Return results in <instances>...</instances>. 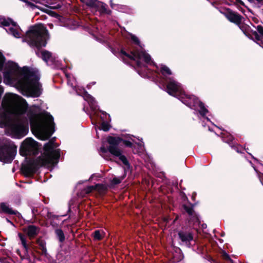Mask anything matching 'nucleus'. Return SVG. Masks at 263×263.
<instances>
[{"mask_svg": "<svg viewBox=\"0 0 263 263\" xmlns=\"http://www.w3.org/2000/svg\"><path fill=\"white\" fill-rule=\"evenodd\" d=\"M2 79L1 76H0V83L2 82Z\"/></svg>", "mask_w": 263, "mask_h": 263, "instance_id": "nucleus-63", "label": "nucleus"}, {"mask_svg": "<svg viewBox=\"0 0 263 263\" xmlns=\"http://www.w3.org/2000/svg\"><path fill=\"white\" fill-rule=\"evenodd\" d=\"M55 234L59 241L62 243L65 240V236L63 230L61 229H57L55 230Z\"/></svg>", "mask_w": 263, "mask_h": 263, "instance_id": "nucleus-27", "label": "nucleus"}, {"mask_svg": "<svg viewBox=\"0 0 263 263\" xmlns=\"http://www.w3.org/2000/svg\"><path fill=\"white\" fill-rule=\"evenodd\" d=\"M106 141L109 144V146L115 147H118L119 145L121 142H122L123 144L127 147L132 148L134 146L133 144L130 141L123 139L120 137L109 136L107 137Z\"/></svg>", "mask_w": 263, "mask_h": 263, "instance_id": "nucleus-14", "label": "nucleus"}, {"mask_svg": "<svg viewBox=\"0 0 263 263\" xmlns=\"http://www.w3.org/2000/svg\"><path fill=\"white\" fill-rule=\"evenodd\" d=\"M42 145L31 138H27L23 141L20 148V154L21 156L36 155L41 149Z\"/></svg>", "mask_w": 263, "mask_h": 263, "instance_id": "nucleus-7", "label": "nucleus"}, {"mask_svg": "<svg viewBox=\"0 0 263 263\" xmlns=\"http://www.w3.org/2000/svg\"><path fill=\"white\" fill-rule=\"evenodd\" d=\"M220 11L230 22L234 23L237 25H240L241 24L242 20L243 17L238 13L233 11L229 8H223L222 10Z\"/></svg>", "mask_w": 263, "mask_h": 263, "instance_id": "nucleus-12", "label": "nucleus"}, {"mask_svg": "<svg viewBox=\"0 0 263 263\" xmlns=\"http://www.w3.org/2000/svg\"><path fill=\"white\" fill-rule=\"evenodd\" d=\"M6 220H7V222H10L11 223H12V222L9 219H8L7 218H6Z\"/></svg>", "mask_w": 263, "mask_h": 263, "instance_id": "nucleus-60", "label": "nucleus"}, {"mask_svg": "<svg viewBox=\"0 0 263 263\" xmlns=\"http://www.w3.org/2000/svg\"><path fill=\"white\" fill-rule=\"evenodd\" d=\"M101 119L102 120V122L101 124L100 127L99 128V129L103 130L104 132H108L111 127V125L108 123L109 121H104L105 119H103L102 117H101Z\"/></svg>", "mask_w": 263, "mask_h": 263, "instance_id": "nucleus-26", "label": "nucleus"}, {"mask_svg": "<svg viewBox=\"0 0 263 263\" xmlns=\"http://www.w3.org/2000/svg\"><path fill=\"white\" fill-rule=\"evenodd\" d=\"M249 2L250 3H253V0H248Z\"/></svg>", "mask_w": 263, "mask_h": 263, "instance_id": "nucleus-62", "label": "nucleus"}, {"mask_svg": "<svg viewBox=\"0 0 263 263\" xmlns=\"http://www.w3.org/2000/svg\"><path fill=\"white\" fill-rule=\"evenodd\" d=\"M94 187L95 190L97 191L101 195L105 194L107 191V187L103 184H97L94 185Z\"/></svg>", "mask_w": 263, "mask_h": 263, "instance_id": "nucleus-25", "label": "nucleus"}, {"mask_svg": "<svg viewBox=\"0 0 263 263\" xmlns=\"http://www.w3.org/2000/svg\"><path fill=\"white\" fill-rule=\"evenodd\" d=\"M0 213L14 215L20 214V213L17 211L13 210L5 202L0 203Z\"/></svg>", "mask_w": 263, "mask_h": 263, "instance_id": "nucleus-20", "label": "nucleus"}, {"mask_svg": "<svg viewBox=\"0 0 263 263\" xmlns=\"http://www.w3.org/2000/svg\"><path fill=\"white\" fill-rule=\"evenodd\" d=\"M47 217L48 219H54L57 218L58 216L53 214V213H52V212H48L47 214Z\"/></svg>", "mask_w": 263, "mask_h": 263, "instance_id": "nucleus-45", "label": "nucleus"}, {"mask_svg": "<svg viewBox=\"0 0 263 263\" xmlns=\"http://www.w3.org/2000/svg\"><path fill=\"white\" fill-rule=\"evenodd\" d=\"M19 66L15 62H9L6 68V70L4 72V78L5 81L11 82L19 71Z\"/></svg>", "mask_w": 263, "mask_h": 263, "instance_id": "nucleus-11", "label": "nucleus"}, {"mask_svg": "<svg viewBox=\"0 0 263 263\" xmlns=\"http://www.w3.org/2000/svg\"><path fill=\"white\" fill-rule=\"evenodd\" d=\"M100 111L104 116V117H102L103 119H105V120H109V121H111V119L109 114H107L105 111L102 110H100Z\"/></svg>", "mask_w": 263, "mask_h": 263, "instance_id": "nucleus-44", "label": "nucleus"}, {"mask_svg": "<svg viewBox=\"0 0 263 263\" xmlns=\"http://www.w3.org/2000/svg\"><path fill=\"white\" fill-rule=\"evenodd\" d=\"M124 172L125 173L124 176H122L120 178L116 177L113 178V179L111 181V184L112 185H118L121 182L122 180L125 178V177L126 175L125 170H124Z\"/></svg>", "mask_w": 263, "mask_h": 263, "instance_id": "nucleus-33", "label": "nucleus"}, {"mask_svg": "<svg viewBox=\"0 0 263 263\" xmlns=\"http://www.w3.org/2000/svg\"><path fill=\"white\" fill-rule=\"evenodd\" d=\"M109 152L112 155L118 157L119 159L124 164L126 168L129 169L130 165L126 156L122 154V151L119 147H115L109 145Z\"/></svg>", "mask_w": 263, "mask_h": 263, "instance_id": "nucleus-15", "label": "nucleus"}, {"mask_svg": "<svg viewBox=\"0 0 263 263\" xmlns=\"http://www.w3.org/2000/svg\"><path fill=\"white\" fill-rule=\"evenodd\" d=\"M36 243L39 245V249L42 251V254L45 256L48 255L47 250L46 248V241L43 240L42 237L37 238L36 240Z\"/></svg>", "mask_w": 263, "mask_h": 263, "instance_id": "nucleus-22", "label": "nucleus"}, {"mask_svg": "<svg viewBox=\"0 0 263 263\" xmlns=\"http://www.w3.org/2000/svg\"><path fill=\"white\" fill-rule=\"evenodd\" d=\"M12 100L11 93H6L2 100V105H9Z\"/></svg>", "mask_w": 263, "mask_h": 263, "instance_id": "nucleus-30", "label": "nucleus"}, {"mask_svg": "<svg viewBox=\"0 0 263 263\" xmlns=\"http://www.w3.org/2000/svg\"><path fill=\"white\" fill-rule=\"evenodd\" d=\"M23 2H24L25 3H26L27 5L30 6L31 8H37L38 9L39 8H42L41 7H40L39 6H36L35 5H34V4H33L32 3L28 1V0H24L23 1Z\"/></svg>", "mask_w": 263, "mask_h": 263, "instance_id": "nucleus-43", "label": "nucleus"}, {"mask_svg": "<svg viewBox=\"0 0 263 263\" xmlns=\"http://www.w3.org/2000/svg\"><path fill=\"white\" fill-rule=\"evenodd\" d=\"M223 138L224 142L229 143L230 145H232V144L231 143L234 139V138L233 137L232 135L229 134V135H228L223 137Z\"/></svg>", "mask_w": 263, "mask_h": 263, "instance_id": "nucleus-37", "label": "nucleus"}, {"mask_svg": "<svg viewBox=\"0 0 263 263\" xmlns=\"http://www.w3.org/2000/svg\"><path fill=\"white\" fill-rule=\"evenodd\" d=\"M80 1L85 4L88 7H90L97 0H80Z\"/></svg>", "mask_w": 263, "mask_h": 263, "instance_id": "nucleus-39", "label": "nucleus"}, {"mask_svg": "<svg viewBox=\"0 0 263 263\" xmlns=\"http://www.w3.org/2000/svg\"><path fill=\"white\" fill-rule=\"evenodd\" d=\"M122 59L124 63H127V62H126V59H125V58H124V57H122Z\"/></svg>", "mask_w": 263, "mask_h": 263, "instance_id": "nucleus-59", "label": "nucleus"}, {"mask_svg": "<svg viewBox=\"0 0 263 263\" xmlns=\"http://www.w3.org/2000/svg\"><path fill=\"white\" fill-rule=\"evenodd\" d=\"M28 108V104L26 101L21 97L20 101L16 103L13 110L10 109L13 114V118L23 119L26 117L25 114Z\"/></svg>", "mask_w": 263, "mask_h": 263, "instance_id": "nucleus-8", "label": "nucleus"}, {"mask_svg": "<svg viewBox=\"0 0 263 263\" xmlns=\"http://www.w3.org/2000/svg\"><path fill=\"white\" fill-rule=\"evenodd\" d=\"M104 234L105 233L103 230H97L93 232L92 236L95 240L99 241L103 239Z\"/></svg>", "mask_w": 263, "mask_h": 263, "instance_id": "nucleus-24", "label": "nucleus"}, {"mask_svg": "<svg viewBox=\"0 0 263 263\" xmlns=\"http://www.w3.org/2000/svg\"><path fill=\"white\" fill-rule=\"evenodd\" d=\"M93 190H95V187L93 185L88 186L86 189V193L89 194L91 193Z\"/></svg>", "mask_w": 263, "mask_h": 263, "instance_id": "nucleus-48", "label": "nucleus"}, {"mask_svg": "<svg viewBox=\"0 0 263 263\" xmlns=\"http://www.w3.org/2000/svg\"><path fill=\"white\" fill-rule=\"evenodd\" d=\"M131 40L133 41V42L138 46H140V42L139 39L135 36V35H131Z\"/></svg>", "mask_w": 263, "mask_h": 263, "instance_id": "nucleus-42", "label": "nucleus"}, {"mask_svg": "<svg viewBox=\"0 0 263 263\" xmlns=\"http://www.w3.org/2000/svg\"><path fill=\"white\" fill-rule=\"evenodd\" d=\"M22 231L28 236L30 240L34 238L39 233L40 228L33 224L25 226L23 228Z\"/></svg>", "mask_w": 263, "mask_h": 263, "instance_id": "nucleus-16", "label": "nucleus"}, {"mask_svg": "<svg viewBox=\"0 0 263 263\" xmlns=\"http://www.w3.org/2000/svg\"><path fill=\"white\" fill-rule=\"evenodd\" d=\"M236 1L242 6H245V3L241 0H236Z\"/></svg>", "mask_w": 263, "mask_h": 263, "instance_id": "nucleus-56", "label": "nucleus"}, {"mask_svg": "<svg viewBox=\"0 0 263 263\" xmlns=\"http://www.w3.org/2000/svg\"><path fill=\"white\" fill-rule=\"evenodd\" d=\"M239 27V28L242 30V31L243 32V33L249 39L251 40H253V36L251 35L250 33L248 32V31L249 30H251V28L250 26L246 24H240V25H238Z\"/></svg>", "mask_w": 263, "mask_h": 263, "instance_id": "nucleus-23", "label": "nucleus"}, {"mask_svg": "<svg viewBox=\"0 0 263 263\" xmlns=\"http://www.w3.org/2000/svg\"><path fill=\"white\" fill-rule=\"evenodd\" d=\"M257 43L261 47L263 48V40H261V41L260 42H257Z\"/></svg>", "mask_w": 263, "mask_h": 263, "instance_id": "nucleus-57", "label": "nucleus"}, {"mask_svg": "<svg viewBox=\"0 0 263 263\" xmlns=\"http://www.w3.org/2000/svg\"><path fill=\"white\" fill-rule=\"evenodd\" d=\"M223 260L228 261L229 263H234V261L231 258L230 255L225 251H223L221 254Z\"/></svg>", "mask_w": 263, "mask_h": 263, "instance_id": "nucleus-36", "label": "nucleus"}, {"mask_svg": "<svg viewBox=\"0 0 263 263\" xmlns=\"http://www.w3.org/2000/svg\"><path fill=\"white\" fill-rule=\"evenodd\" d=\"M6 58L3 53L0 52V70H1L4 66Z\"/></svg>", "mask_w": 263, "mask_h": 263, "instance_id": "nucleus-40", "label": "nucleus"}, {"mask_svg": "<svg viewBox=\"0 0 263 263\" xmlns=\"http://www.w3.org/2000/svg\"><path fill=\"white\" fill-rule=\"evenodd\" d=\"M10 22L13 27H16L17 26L16 22H14L11 18L10 19Z\"/></svg>", "mask_w": 263, "mask_h": 263, "instance_id": "nucleus-53", "label": "nucleus"}, {"mask_svg": "<svg viewBox=\"0 0 263 263\" xmlns=\"http://www.w3.org/2000/svg\"><path fill=\"white\" fill-rule=\"evenodd\" d=\"M166 91L169 95L179 99L184 92L181 89L179 84L171 78L169 79L166 85Z\"/></svg>", "mask_w": 263, "mask_h": 263, "instance_id": "nucleus-10", "label": "nucleus"}, {"mask_svg": "<svg viewBox=\"0 0 263 263\" xmlns=\"http://www.w3.org/2000/svg\"><path fill=\"white\" fill-rule=\"evenodd\" d=\"M258 3H261L263 1V0H256Z\"/></svg>", "mask_w": 263, "mask_h": 263, "instance_id": "nucleus-61", "label": "nucleus"}, {"mask_svg": "<svg viewBox=\"0 0 263 263\" xmlns=\"http://www.w3.org/2000/svg\"><path fill=\"white\" fill-rule=\"evenodd\" d=\"M100 151L103 153H106L108 152H109V146L106 148L104 146H102L100 147Z\"/></svg>", "mask_w": 263, "mask_h": 263, "instance_id": "nucleus-49", "label": "nucleus"}, {"mask_svg": "<svg viewBox=\"0 0 263 263\" xmlns=\"http://www.w3.org/2000/svg\"><path fill=\"white\" fill-rule=\"evenodd\" d=\"M261 175L262 176V178H260V180L261 184L263 185V174H261Z\"/></svg>", "mask_w": 263, "mask_h": 263, "instance_id": "nucleus-58", "label": "nucleus"}, {"mask_svg": "<svg viewBox=\"0 0 263 263\" xmlns=\"http://www.w3.org/2000/svg\"><path fill=\"white\" fill-rule=\"evenodd\" d=\"M55 138L45 143L43 153L36 159L28 161L27 164L22 167V171L26 177H31L42 167H52L58 164L60 157V149L55 142Z\"/></svg>", "mask_w": 263, "mask_h": 263, "instance_id": "nucleus-1", "label": "nucleus"}, {"mask_svg": "<svg viewBox=\"0 0 263 263\" xmlns=\"http://www.w3.org/2000/svg\"><path fill=\"white\" fill-rule=\"evenodd\" d=\"M258 32L263 36V27L261 25H258L256 27Z\"/></svg>", "mask_w": 263, "mask_h": 263, "instance_id": "nucleus-47", "label": "nucleus"}, {"mask_svg": "<svg viewBox=\"0 0 263 263\" xmlns=\"http://www.w3.org/2000/svg\"><path fill=\"white\" fill-rule=\"evenodd\" d=\"M49 38L47 29L42 25H34L31 26L26 32L25 41L30 47H35L37 49L36 54L39 56V50L44 47Z\"/></svg>", "mask_w": 263, "mask_h": 263, "instance_id": "nucleus-5", "label": "nucleus"}, {"mask_svg": "<svg viewBox=\"0 0 263 263\" xmlns=\"http://www.w3.org/2000/svg\"><path fill=\"white\" fill-rule=\"evenodd\" d=\"M42 11L50 15L51 16L54 17L55 18H58L60 16L59 14H58L57 12L50 10L49 9H47L45 8H39Z\"/></svg>", "mask_w": 263, "mask_h": 263, "instance_id": "nucleus-35", "label": "nucleus"}, {"mask_svg": "<svg viewBox=\"0 0 263 263\" xmlns=\"http://www.w3.org/2000/svg\"><path fill=\"white\" fill-rule=\"evenodd\" d=\"M16 146L11 140L6 139L0 143V161L11 163L16 153Z\"/></svg>", "mask_w": 263, "mask_h": 263, "instance_id": "nucleus-6", "label": "nucleus"}, {"mask_svg": "<svg viewBox=\"0 0 263 263\" xmlns=\"http://www.w3.org/2000/svg\"><path fill=\"white\" fill-rule=\"evenodd\" d=\"M136 65L138 67L140 68L143 66L142 63L139 60H137L136 61Z\"/></svg>", "mask_w": 263, "mask_h": 263, "instance_id": "nucleus-51", "label": "nucleus"}, {"mask_svg": "<svg viewBox=\"0 0 263 263\" xmlns=\"http://www.w3.org/2000/svg\"><path fill=\"white\" fill-rule=\"evenodd\" d=\"M17 254H18L19 255V256H20V257H21V259H23L26 258V256H25V254H24L23 256H22V255L21 254V253H20V251H17Z\"/></svg>", "mask_w": 263, "mask_h": 263, "instance_id": "nucleus-55", "label": "nucleus"}, {"mask_svg": "<svg viewBox=\"0 0 263 263\" xmlns=\"http://www.w3.org/2000/svg\"><path fill=\"white\" fill-rule=\"evenodd\" d=\"M198 107H199V113L202 117H204L208 112V110L205 108L204 104L201 101L198 103Z\"/></svg>", "mask_w": 263, "mask_h": 263, "instance_id": "nucleus-28", "label": "nucleus"}, {"mask_svg": "<svg viewBox=\"0 0 263 263\" xmlns=\"http://www.w3.org/2000/svg\"><path fill=\"white\" fill-rule=\"evenodd\" d=\"M84 92H85V93H87V92L86 90H85V91H84Z\"/></svg>", "mask_w": 263, "mask_h": 263, "instance_id": "nucleus-64", "label": "nucleus"}, {"mask_svg": "<svg viewBox=\"0 0 263 263\" xmlns=\"http://www.w3.org/2000/svg\"><path fill=\"white\" fill-rule=\"evenodd\" d=\"M18 236L19 237V238L20 239L21 241V243L23 247V248L25 250V256L26 257V259H30V256H29V252L30 251V246L27 243V240L26 239V237L25 235L21 233H18Z\"/></svg>", "mask_w": 263, "mask_h": 263, "instance_id": "nucleus-21", "label": "nucleus"}, {"mask_svg": "<svg viewBox=\"0 0 263 263\" xmlns=\"http://www.w3.org/2000/svg\"><path fill=\"white\" fill-rule=\"evenodd\" d=\"M180 101L185 105L191 108L196 110L198 107V105L200 102L199 98L194 95H187L184 93L181 95L180 98Z\"/></svg>", "mask_w": 263, "mask_h": 263, "instance_id": "nucleus-13", "label": "nucleus"}, {"mask_svg": "<svg viewBox=\"0 0 263 263\" xmlns=\"http://www.w3.org/2000/svg\"><path fill=\"white\" fill-rule=\"evenodd\" d=\"M6 30L8 33L13 35L15 37L18 38L20 37V33L18 31L13 27H10L8 29H6Z\"/></svg>", "mask_w": 263, "mask_h": 263, "instance_id": "nucleus-32", "label": "nucleus"}, {"mask_svg": "<svg viewBox=\"0 0 263 263\" xmlns=\"http://www.w3.org/2000/svg\"><path fill=\"white\" fill-rule=\"evenodd\" d=\"M0 127H5L12 137L20 139L25 136L29 131L28 119L13 118V114L9 108L0 109Z\"/></svg>", "mask_w": 263, "mask_h": 263, "instance_id": "nucleus-2", "label": "nucleus"}, {"mask_svg": "<svg viewBox=\"0 0 263 263\" xmlns=\"http://www.w3.org/2000/svg\"><path fill=\"white\" fill-rule=\"evenodd\" d=\"M31 211H32L33 216L35 217L36 216V213L37 212V210L35 208H33L31 210Z\"/></svg>", "mask_w": 263, "mask_h": 263, "instance_id": "nucleus-52", "label": "nucleus"}, {"mask_svg": "<svg viewBox=\"0 0 263 263\" xmlns=\"http://www.w3.org/2000/svg\"><path fill=\"white\" fill-rule=\"evenodd\" d=\"M196 196V193H193L192 194V197H191V199L193 201H195Z\"/></svg>", "mask_w": 263, "mask_h": 263, "instance_id": "nucleus-54", "label": "nucleus"}, {"mask_svg": "<svg viewBox=\"0 0 263 263\" xmlns=\"http://www.w3.org/2000/svg\"><path fill=\"white\" fill-rule=\"evenodd\" d=\"M142 55L144 62L146 64H149L152 60L151 55L146 52L145 53H143Z\"/></svg>", "mask_w": 263, "mask_h": 263, "instance_id": "nucleus-38", "label": "nucleus"}, {"mask_svg": "<svg viewBox=\"0 0 263 263\" xmlns=\"http://www.w3.org/2000/svg\"><path fill=\"white\" fill-rule=\"evenodd\" d=\"M179 243L187 248L191 247V242L194 241V234L190 230H181L178 231Z\"/></svg>", "mask_w": 263, "mask_h": 263, "instance_id": "nucleus-9", "label": "nucleus"}, {"mask_svg": "<svg viewBox=\"0 0 263 263\" xmlns=\"http://www.w3.org/2000/svg\"><path fill=\"white\" fill-rule=\"evenodd\" d=\"M181 195L182 196V199L185 201V200H186L187 201V202L189 203V202H190L189 201V199H188V198L187 197L186 195H185V194L183 192H181Z\"/></svg>", "mask_w": 263, "mask_h": 263, "instance_id": "nucleus-50", "label": "nucleus"}, {"mask_svg": "<svg viewBox=\"0 0 263 263\" xmlns=\"http://www.w3.org/2000/svg\"><path fill=\"white\" fill-rule=\"evenodd\" d=\"M105 3L97 0L90 8L96 9L101 14L110 15L111 13V11L108 9Z\"/></svg>", "mask_w": 263, "mask_h": 263, "instance_id": "nucleus-18", "label": "nucleus"}, {"mask_svg": "<svg viewBox=\"0 0 263 263\" xmlns=\"http://www.w3.org/2000/svg\"><path fill=\"white\" fill-rule=\"evenodd\" d=\"M189 204L190 205L183 204L182 205L183 209L187 213L189 216L192 217L193 220L198 221V218L195 214V211L194 210L195 204L192 203L190 202H189Z\"/></svg>", "mask_w": 263, "mask_h": 263, "instance_id": "nucleus-19", "label": "nucleus"}, {"mask_svg": "<svg viewBox=\"0 0 263 263\" xmlns=\"http://www.w3.org/2000/svg\"><path fill=\"white\" fill-rule=\"evenodd\" d=\"M41 55L42 60L47 62L51 57L52 54L50 51L44 50L41 52Z\"/></svg>", "mask_w": 263, "mask_h": 263, "instance_id": "nucleus-31", "label": "nucleus"}, {"mask_svg": "<svg viewBox=\"0 0 263 263\" xmlns=\"http://www.w3.org/2000/svg\"><path fill=\"white\" fill-rule=\"evenodd\" d=\"M10 18H9L7 20H6V18H3V20L1 22L0 26L9 27L10 25Z\"/></svg>", "mask_w": 263, "mask_h": 263, "instance_id": "nucleus-41", "label": "nucleus"}, {"mask_svg": "<svg viewBox=\"0 0 263 263\" xmlns=\"http://www.w3.org/2000/svg\"><path fill=\"white\" fill-rule=\"evenodd\" d=\"M27 115L32 132L40 135L42 140L48 139L54 132L53 117L50 115L45 119L41 114H37L33 110H29Z\"/></svg>", "mask_w": 263, "mask_h": 263, "instance_id": "nucleus-3", "label": "nucleus"}, {"mask_svg": "<svg viewBox=\"0 0 263 263\" xmlns=\"http://www.w3.org/2000/svg\"><path fill=\"white\" fill-rule=\"evenodd\" d=\"M250 32L251 33V35L253 37V41H255L256 43L260 42L261 41L262 37L259 35L258 31L257 32L256 31L251 29Z\"/></svg>", "mask_w": 263, "mask_h": 263, "instance_id": "nucleus-34", "label": "nucleus"}, {"mask_svg": "<svg viewBox=\"0 0 263 263\" xmlns=\"http://www.w3.org/2000/svg\"><path fill=\"white\" fill-rule=\"evenodd\" d=\"M20 74L22 78L17 81L18 87L24 91H30L33 97H39L42 93V85L39 82V77L35 71L31 70L27 66H24Z\"/></svg>", "mask_w": 263, "mask_h": 263, "instance_id": "nucleus-4", "label": "nucleus"}, {"mask_svg": "<svg viewBox=\"0 0 263 263\" xmlns=\"http://www.w3.org/2000/svg\"><path fill=\"white\" fill-rule=\"evenodd\" d=\"M230 146L233 148L234 149L235 151H236L237 153H241V151L239 149L240 148V145L237 144V145H234V144H232V145H230Z\"/></svg>", "mask_w": 263, "mask_h": 263, "instance_id": "nucleus-46", "label": "nucleus"}, {"mask_svg": "<svg viewBox=\"0 0 263 263\" xmlns=\"http://www.w3.org/2000/svg\"><path fill=\"white\" fill-rule=\"evenodd\" d=\"M145 52V51L137 49L130 51L129 54L126 52L124 49H121L120 50L121 54L133 61H136V59L140 60L143 59L142 53Z\"/></svg>", "mask_w": 263, "mask_h": 263, "instance_id": "nucleus-17", "label": "nucleus"}, {"mask_svg": "<svg viewBox=\"0 0 263 263\" xmlns=\"http://www.w3.org/2000/svg\"><path fill=\"white\" fill-rule=\"evenodd\" d=\"M160 71L164 77H166L167 76H170L172 74V72L170 69L166 65H162Z\"/></svg>", "mask_w": 263, "mask_h": 263, "instance_id": "nucleus-29", "label": "nucleus"}]
</instances>
